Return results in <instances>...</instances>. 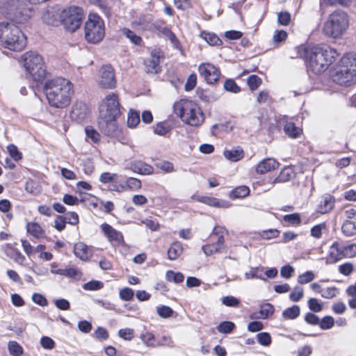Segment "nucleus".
Masks as SVG:
<instances>
[{
    "mask_svg": "<svg viewBox=\"0 0 356 356\" xmlns=\"http://www.w3.org/2000/svg\"><path fill=\"white\" fill-rule=\"evenodd\" d=\"M259 271L263 272L264 268L263 267H257V268H251L250 271L245 273V279H260L261 280L266 281V279L263 277L262 274L259 273Z\"/></svg>",
    "mask_w": 356,
    "mask_h": 356,
    "instance_id": "obj_37",
    "label": "nucleus"
},
{
    "mask_svg": "<svg viewBox=\"0 0 356 356\" xmlns=\"http://www.w3.org/2000/svg\"><path fill=\"white\" fill-rule=\"evenodd\" d=\"M280 124L284 126V133L291 138H297L300 137L302 133V129L295 125L291 119L287 116H284L280 120Z\"/></svg>",
    "mask_w": 356,
    "mask_h": 356,
    "instance_id": "obj_16",
    "label": "nucleus"
},
{
    "mask_svg": "<svg viewBox=\"0 0 356 356\" xmlns=\"http://www.w3.org/2000/svg\"><path fill=\"white\" fill-rule=\"evenodd\" d=\"M226 159L232 161H238L243 157V152L241 149H231L224 152Z\"/></svg>",
    "mask_w": 356,
    "mask_h": 356,
    "instance_id": "obj_31",
    "label": "nucleus"
},
{
    "mask_svg": "<svg viewBox=\"0 0 356 356\" xmlns=\"http://www.w3.org/2000/svg\"><path fill=\"white\" fill-rule=\"evenodd\" d=\"M182 245L179 242H175L171 244L168 250V258L170 260L177 259L182 253Z\"/></svg>",
    "mask_w": 356,
    "mask_h": 356,
    "instance_id": "obj_29",
    "label": "nucleus"
},
{
    "mask_svg": "<svg viewBox=\"0 0 356 356\" xmlns=\"http://www.w3.org/2000/svg\"><path fill=\"white\" fill-rule=\"evenodd\" d=\"M224 88L228 92L238 93L241 91L240 87L233 79H227L224 83Z\"/></svg>",
    "mask_w": 356,
    "mask_h": 356,
    "instance_id": "obj_48",
    "label": "nucleus"
},
{
    "mask_svg": "<svg viewBox=\"0 0 356 356\" xmlns=\"http://www.w3.org/2000/svg\"><path fill=\"white\" fill-rule=\"evenodd\" d=\"M98 127L108 136L116 135L118 129L117 118L120 115V104L118 96L109 93L102 100L99 106Z\"/></svg>",
    "mask_w": 356,
    "mask_h": 356,
    "instance_id": "obj_1",
    "label": "nucleus"
},
{
    "mask_svg": "<svg viewBox=\"0 0 356 356\" xmlns=\"http://www.w3.org/2000/svg\"><path fill=\"white\" fill-rule=\"evenodd\" d=\"M173 310L168 306L163 305L157 307V314L161 318H167L172 315Z\"/></svg>",
    "mask_w": 356,
    "mask_h": 356,
    "instance_id": "obj_59",
    "label": "nucleus"
},
{
    "mask_svg": "<svg viewBox=\"0 0 356 356\" xmlns=\"http://www.w3.org/2000/svg\"><path fill=\"white\" fill-rule=\"evenodd\" d=\"M234 327L235 325L234 323L230 321H224L220 323L217 327V330L220 333L228 334L233 330Z\"/></svg>",
    "mask_w": 356,
    "mask_h": 356,
    "instance_id": "obj_46",
    "label": "nucleus"
},
{
    "mask_svg": "<svg viewBox=\"0 0 356 356\" xmlns=\"http://www.w3.org/2000/svg\"><path fill=\"white\" fill-rule=\"evenodd\" d=\"M344 258L356 257V244L344 245Z\"/></svg>",
    "mask_w": 356,
    "mask_h": 356,
    "instance_id": "obj_61",
    "label": "nucleus"
},
{
    "mask_svg": "<svg viewBox=\"0 0 356 356\" xmlns=\"http://www.w3.org/2000/svg\"><path fill=\"white\" fill-rule=\"evenodd\" d=\"M103 282L97 280L90 281L83 285V289L87 291H97L102 289Z\"/></svg>",
    "mask_w": 356,
    "mask_h": 356,
    "instance_id": "obj_44",
    "label": "nucleus"
},
{
    "mask_svg": "<svg viewBox=\"0 0 356 356\" xmlns=\"http://www.w3.org/2000/svg\"><path fill=\"white\" fill-rule=\"evenodd\" d=\"M212 234L218 236V241L225 243L224 237L228 234V231L224 227L216 226Z\"/></svg>",
    "mask_w": 356,
    "mask_h": 356,
    "instance_id": "obj_60",
    "label": "nucleus"
},
{
    "mask_svg": "<svg viewBox=\"0 0 356 356\" xmlns=\"http://www.w3.org/2000/svg\"><path fill=\"white\" fill-rule=\"evenodd\" d=\"M44 90L51 106L63 108L71 102L73 86L68 79L57 77L48 80L44 84Z\"/></svg>",
    "mask_w": 356,
    "mask_h": 356,
    "instance_id": "obj_2",
    "label": "nucleus"
},
{
    "mask_svg": "<svg viewBox=\"0 0 356 356\" xmlns=\"http://www.w3.org/2000/svg\"><path fill=\"white\" fill-rule=\"evenodd\" d=\"M304 296V290L300 286H296L289 295V298L292 302H298Z\"/></svg>",
    "mask_w": 356,
    "mask_h": 356,
    "instance_id": "obj_49",
    "label": "nucleus"
},
{
    "mask_svg": "<svg viewBox=\"0 0 356 356\" xmlns=\"http://www.w3.org/2000/svg\"><path fill=\"white\" fill-rule=\"evenodd\" d=\"M308 307L309 309L313 312H320L323 309L322 303L315 298H311L308 300Z\"/></svg>",
    "mask_w": 356,
    "mask_h": 356,
    "instance_id": "obj_43",
    "label": "nucleus"
},
{
    "mask_svg": "<svg viewBox=\"0 0 356 356\" xmlns=\"http://www.w3.org/2000/svg\"><path fill=\"white\" fill-rule=\"evenodd\" d=\"M166 280L169 282L179 284L184 282V275L180 272L175 273L172 270H168L166 272Z\"/></svg>",
    "mask_w": 356,
    "mask_h": 356,
    "instance_id": "obj_39",
    "label": "nucleus"
},
{
    "mask_svg": "<svg viewBox=\"0 0 356 356\" xmlns=\"http://www.w3.org/2000/svg\"><path fill=\"white\" fill-rule=\"evenodd\" d=\"M325 223H321L314 226L311 229V235L316 238H320L322 236V230L325 229Z\"/></svg>",
    "mask_w": 356,
    "mask_h": 356,
    "instance_id": "obj_62",
    "label": "nucleus"
},
{
    "mask_svg": "<svg viewBox=\"0 0 356 356\" xmlns=\"http://www.w3.org/2000/svg\"><path fill=\"white\" fill-rule=\"evenodd\" d=\"M261 83V79L257 75L252 74L248 79V85L251 90H256Z\"/></svg>",
    "mask_w": 356,
    "mask_h": 356,
    "instance_id": "obj_52",
    "label": "nucleus"
},
{
    "mask_svg": "<svg viewBox=\"0 0 356 356\" xmlns=\"http://www.w3.org/2000/svg\"><path fill=\"white\" fill-rule=\"evenodd\" d=\"M140 122L139 112L130 110L127 116V125L129 127L134 128Z\"/></svg>",
    "mask_w": 356,
    "mask_h": 356,
    "instance_id": "obj_38",
    "label": "nucleus"
},
{
    "mask_svg": "<svg viewBox=\"0 0 356 356\" xmlns=\"http://www.w3.org/2000/svg\"><path fill=\"white\" fill-rule=\"evenodd\" d=\"M127 186L132 191H138L141 188L140 180L134 177H129L126 180Z\"/></svg>",
    "mask_w": 356,
    "mask_h": 356,
    "instance_id": "obj_50",
    "label": "nucleus"
},
{
    "mask_svg": "<svg viewBox=\"0 0 356 356\" xmlns=\"http://www.w3.org/2000/svg\"><path fill=\"white\" fill-rule=\"evenodd\" d=\"M338 290L336 287H327L325 289H323L321 293V296L324 298L330 299L335 297L337 294Z\"/></svg>",
    "mask_w": 356,
    "mask_h": 356,
    "instance_id": "obj_63",
    "label": "nucleus"
},
{
    "mask_svg": "<svg viewBox=\"0 0 356 356\" xmlns=\"http://www.w3.org/2000/svg\"><path fill=\"white\" fill-rule=\"evenodd\" d=\"M192 199H195L198 202L204 203L205 204H207L211 207H222V208H227L229 207V204L223 200H220L215 197H207V196H200L195 198V195H193L191 197Z\"/></svg>",
    "mask_w": 356,
    "mask_h": 356,
    "instance_id": "obj_21",
    "label": "nucleus"
},
{
    "mask_svg": "<svg viewBox=\"0 0 356 356\" xmlns=\"http://www.w3.org/2000/svg\"><path fill=\"white\" fill-rule=\"evenodd\" d=\"M278 23L283 26H287L291 22V15L288 12H280L277 15Z\"/></svg>",
    "mask_w": 356,
    "mask_h": 356,
    "instance_id": "obj_64",
    "label": "nucleus"
},
{
    "mask_svg": "<svg viewBox=\"0 0 356 356\" xmlns=\"http://www.w3.org/2000/svg\"><path fill=\"white\" fill-rule=\"evenodd\" d=\"M258 343L264 346H269L272 342V339L268 332H260L257 334Z\"/></svg>",
    "mask_w": 356,
    "mask_h": 356,
    "instance_id": "obj_42",
    "label": "nucleus"
},
{
    "mask_svg": "<svg viewBox=\"0 0 356 356\" xmlns=\"http://www.w3.org/2000/svg\"><path fill=\"white\" fill-rule=\"evenodd\" d=\"M118 178V174L108 172H103L99 177V181L102 184H107L113 181Z\"/></svg>",
    "mask_w": 356,
    "mask_h": 356,
    "instance_id": "obj_56",
    "label": "nucleus"
},
{
    "mask_svg": "<svg viewBox=\"0 0 356 356\" xmlns=\"http://www.w3.org/2000/svg\"><path fill=\"white\" fill-rule=\"evenodd\" d=\"M348 25L347 14L342 10H336L330 15L325 22L323 32L328 37L337 38L343 34Z\"/></svg>",
    "mask_w": 356,
    "mask_h": 356,
    "instance_id": "obj_8",
    "label": "nucleus"
},
{
    "mask_svg": "<svg viewBox=\"0 0 356 356\" xmlns=\"http://www.w3.org/2000/svg\"><path fill=\"white\" fill-rule=\"evenodd\" d=\"M335 198L330 194H325L321 197L316 211L321 214H326L330 212L334 207Z\"/></svg>",
    "mask_w": 356,
    "mask_h": 356,
    "instance_id": "obj_18",
    "label": "nucleus"
},
{
    "mask_svg": "<svg viewBox=\"0 0 356 356\" xmlns=\"http://www.w3.org/2000/svg\"><path fill=\"white\" fill-rule=\"evenodd\" d=\"M119 295L122 300L129 301L133 299L134 292L131 289L125 287L120 290Z\"/></svg>",
    "mask_w": 356,
    "mask_h": 356,
    "instance_id": "obj_57",
    "label": "nucleus"
},
{
    "mask_svg": "<svg viewBox=\"0 0 356 356\" xmlns=\"http://www.w3.org/2000/svg\"><path fill=\"white\" fill-rule=\"evenodd\" d=\"M88 114V106L82 102H76L72 106L70 118L78 122L84 120Z\"/></svg>",
    "mask_w": 356,
    "mask_h": 356,
    "instance_id": "obj_17",
    "label": "nucleus"
},
{
    "mask_svg": "<svg viewBox=\"0 0 356 356\" xmlns=\"http://www.w3.org/2000/svg\"><path fill=\"white\" fill-rule=\"evenodd\" d=\"M202 249L207 256H210L215 253L221 252L225 249V243L217 240L216 243L203 245Z\"/></svg>",
    "mask_w": 356,
    "mask_h": 356,
    "instance_id": "obj_28",
    "label": "nucleus"
},
{
    "mask_svg": "<svg viewBox=\"0 0 356 356\" xmlns=\"http://www.w3.org/2000/svg\"><path fill=\"white\" fill-rule=\"evenodd\" d=\"M61 275L69 278L79 280L81 279L82 274L78 268L74 267H69L62 268Z\"/></svg>",
    "mask_w": 356,
    "mask_h": 356,
    "instance_id": "obj_34",
    "label": "nucleus"
},
{
    "mask_svg": "<svg viewBox=\"0 0 356 356\" xmlns=\"http://www.w3.org/2000/svg\"><path fill=\"white\" fill-rule=\"evenodd\" d=\"M249 193L250 189L248 186H241L232 191L230 197L232 198H242L246 197Z\"/></svg>",
    "mask_w": 356,
    "mask_h": 356,
    "instance_id": "obj_36",
    "label": "nucleus"
},
{
    "mask_svg": "<svg viewBox=\"0 0 356 356\" xmlns=\"http://www.w3.org/2000/svg\"><path fill=\"white\" fill-rule=\"evenodd\" d=\"M114 71L111 65L102 67L100 73L99 85L104 88H113L115 87Z\"/></svg>",
    "mask_w": 356,
    "mask_h": 356,
    "instance_id": "obj_14",
    "label": "nucleus"
},
{
    "mask_svg": "<svg viewBox=\"0 0 356 356\" xmlns=\"http://www.w3.org/2000/svg\"><path fill=\"white\" fill-rule=\"evenodd\" d=\"M83 16L81 8L70 6L64 9L61 13L60 22L67 31L74 32L81 26Z\"/></svg>",
    "mask_w": 356,
    "mask_h": 356,
    "instance_id": "obj_11",
    "label": "nucleus"
},
{
    "mask_svg": "<svg viewBox=\"0 0 356 356\" xmlns=\"http://www.w3.org/2000/svg\"><path fill=\"white\" fill-rule=\"evenodd\" d=\"M74 253L76 257L82 261L88 260L91 255L88 247L82 242H79L74 245Z\"/></svg>",
    "mask_w": 356,
    "mask_h": 356,
    "instance_id": "obj_24",
    "label": "nucleus"
},
{
    "mask_svg": "<svg viewBox=\"0 0 356 356\" xmlns=\"http://www.w3.org/2000/svg\"><path fill=\"white\" fill-rule=\"evenodd\" d=\"M86 138L91 140L93 143H97L100 139L99 133L92 127H86Z\"/></svg>",
    "mask_w": 356,
    "mask_h": 356,
    "instance_id": "obj_55",
    "label": "nucleus"
},
{
    "mask_svg": "<svg viewBox=\"0 0 356 356\" xmlns=\"http://www.w3.org/2000/svg\"><path fill=\"white\" fill-rule=\"evenodd\" d=\"M26 38L19 28L9 22H0V46L19 51L26 46Z\"/></svg>",
    "mask_w": 356,
    "mask_h": 356,
    "instance_id": "obj_6",
    "label": "nucleus"
},
{
    "mask_svg": "<svg viewBox=\"0 0 356 356\" xmlns=\"http://www.w3.org/2000/svg\"><path fill=\"white\" fill-rule=\"evenodd\" d=\"M279 231L275 229H270L268 230H264L259 233V235L261 238L269 240L272 238H277L279 236Z\"/></svg>",
    "mask_w": 356,
    "mask_h": 356,
    "instance_id": "obj_54",
    "label": "nucleus"
},
{
    "mask_svg": "<svg viewBox=\"0 0 356 356\" xmlns=\"http://www.w3.org/2000/svg\"><path fill=\"white\" fill-rule=\"evenodd\" d=\"M314 278H315L314 273L311 270H308L302 274H300L298 277L297 281H298V284H306L309 283L312 281H313L314 280Z\"/></svg>",
    "mask_w": 356,
    "mask_h": 356,
    "instance_id": "obj_41",
    "label": "nucleus"
},
{
    "mask_svg": "<svg viewBox=\"0 0 356 356\" xmlns=\"http://www.w3.org/2000/svg\"><path fill=\"white\" fill-rule=\"evenodd\" d=\"M293 175L292 170L289 167L284 168L280 175L275 179V183H281L289 181Z\"/></svg>",
    "mask_w": 356,
    "mask_h": 356,
    "instance_id": "obj_35",
    "label": "nucleus"
},
{
    "mask_svg": "<svg viewBox=\"0 0 356 356\" xmlns=\"http://www.w3.org/2000/svg\"><path fill=\"white\" fill-rule=\"evenodd\" d=\"M163 56L159 49H154L150 53V57L145 59L144 65L147 73L156 74L161 70L160 58Z\"/></svg>",
    "mask_w": 356,
    "mask_h": 356,
    "instance_id": "obj_13",
    "label": "nucleus"
},
{
    "mask_svg": "<svg viewBox=\"0 0 356 356\" xmlns=\"http://www.w3.org/2000/svg\"><path fill=\"white\" fill-rule=\"evenodd\" d=\"M175 113L186 124L198 127L204 121V114L198 105L188 99H182L174 104Z\"/></svg>",
    "mask_w": 356,
    "mask_h": 356,
    "instance_id": "obj_7",
    "label": "nucleus"
},
{
    "mask_svg": "<svg viewBox=\"0 0 356 356\" xmlns=\"http://www.w3.org/2000/svg\"><path fill=\"white\" fill-rule=\"evenodd\" d=\"M58 13L56 10L54 8H50L42 13V19L48 25L56 26L58 22Z\"/></svg>",
    "mask_w": 356,
    "mask_h": 356,
    "instance_id": "obj_26",
    "label": "nucleus"
},
{
    "mask_svg": "<svg viewBox=\"0 0 356 356\" xmlns=\"http://www.w3.org/2000/svg\"><path fill=\"white\" fill-rule=\"evenodd\" d=\"M5 253L8 257L13 259L19 265H24V263L26 261L25 257L21 253V252L10 244L6 245Z\"/></svg>",
    "mask_w": 356,
    "mask_h": 356,
    "instance_id": "obj_22",
    "label": "nucleus"
},
{
    "mask_svg": "<svg viewBox=\"0 0 356 356\" xmlns=\"http://www.w3.org/2000/svg\"><path fill=\"white\" fill-rule=\"evenodd\" d=\"M123 34L128 38L130 42L133 44L139 45L142 42V38L138 35H136L134 31H131L129 29H124L122 30Z\"/></svg>",
    "mask_w": 356,
    "mask_h": 356,
    "instance_id": "obj_40",
    "label": "nucleus"
},
{
    "mask_svg": "<svg viewBox=\"0 0 356 356\" xmlns=\"http://www.w3.org/2000/svg\"><path fill=\"white\" fill-rule=\"evenodd\" d=\"M131 170L140 175H151L154 172L153 168L143 161H138L131 163Z\"/></svg>",
    "mask_w": 356,
    "mask_h": 356,
    "instance_id": "obj_23",
    "label": "nucleus"
},
{
    "mask_svg": "<svg viewBox=\"0 0 356 356\" xmlns=\"http://www.w3.org/2000/svg\"><path fill=\"white\" fill-rule=\"evenodd\" d=\"M8 346L10 353L14 356H20L23 353L22 346L16 341H10Z\"/></svg>",
    "mask_w": 356,
    "mask_h": 356,
    "instance_id": "obj_45",
    "label": "nucleus"
},
{
    "mask_svg": "<svg viewBox=\"0 0 356 356\" xmlns=\"http://www.w3.org/2000/svg\"><path fill=\"white\" fill-rule=\"evenodd\" d=\"M279 162L273 158H266L261 161L256 166V172L263 175L274 170L279 167Z\"/></svg>",
    "mask_w": 356,
    "mask_h": 356,
    "instance_id": "obj_19",
    "label": "nucleus"
},
{
    "mask_svg": "<svg viewBox=\"0 0 356 356\" xmlns=\"http://www.w3.org/2000/svg\"><path fill=\"white\" fill-rule=\"evenodd\" d=\"M102 230L110 242L115 241L120 243L123 241V236L122 233L115 229L112 226L107 223H103L101 225Z\"/></svg>",
    "mask_w": 356,
    "mask_h": 356,
    "instance_id": "obj_20",
    "label": "nucleus"
},
{
    "mask_svg": "<svg viewBox=\"0 0 356 356\" xmlns=\"http://www.w3.org/2000/svg\"><path fill=\"white\" fill-rule=\"evenodd\" d=\"M104 21L96 14H90L85 24V37L88 42L97 43L104 37Z\"/></svg>",
    "mask_w": 356,
    "mask_h": 356,
    "instance_id": "obj_10",
    "label": "nucleus"
},
{
    "mask_svg": "<svg viewBox=\"0 0 356 356\" xmlns=\"http://www.w3.org/2000/svg\"><path fill=\"white\" fill-rule=\"evenodd\" d=\"M32 8L29 0H0V15L17 23H24L31 18Z\"/></svg>",
    "mask_w": 356,
    "mask_h": 356,
    "instance_id": "obj_5",
    "label": "nucleus"
},
{
    "mask_svg": "<svg viewBox=\"0 0 356 356\" xmlns=\"http://www.w3.org/2000/svg\"><path fill=\"white\" fill-rule=\"evenodd\" d=\"M200 37L211 46H219L222 44V41L218 36L213 33L202 31L200 33Z\"/></svg>",
    "mask_w": 356,
    "mask_h": 356,
    "instance_id": "obj_30",
    "label": "nucleus"
},
{
    "mask_svg": "<svg viewBox=\"0 0 356 356\" xmlns=\"http://www.w3.org/2000/svg\"><path fill=\"white\" fill-rule=\"evenodd\" d=\"M334 324V318L330 316H325L320 320L318 325L322 330H329L333 327Z\"/></svg>",
    "mask_w": 356,
    "mask_h": 356,
    "instance_id": "obj_51",
    "label": "nucleus"
},
{
    "mask_svg": "<svg viewBox=\"0 0 356 356\" xmlns=\"http://www.w3.org/2000/svg\"><path fill=\"white\" fill-rule=\"evenodd\" d=\"M341 231L346 236H355L356 234V225L350 220H346L341 226Z\"/></svg>",
    "mask_w": 356,
    "mask_h": 356,
    "instance_id": "obj_33",
    "label": "nucleus"
},
{
    "mask_svg": "<svg viewBox=\"0 0 356 356\" xmlns=\"http://www.w3.org/2000/svg\"><path fill=\"white\" fill-rule=\"evenodd\" d=\"M354 270L353 264L350 262L344 263L339 266V271L341 274L348 276Z\"/></svg>",
    "mask_w": 356,
    "mask_h": 356,
    "instance_id": "obj_58",
    "label": "nucleus"
},
{
    "mask_svg": "<svg viewBox=\"0 0 356 356\" xmlns=\"http://www.w3.org/2000/svg\"><path fill=\"white\" fill-rule=\"evenodd\" d=\"M283 220L293 225H300L301 224L300 216L298 213L285 215Z\"/></svg>",
    "mask_w": 356,
    "mask_h": 356,
    "instance_id": "obj_47",
    "label": "nucleus"
},
{
    "mask_svg": "<svg viewBox=\"0 0 356 356\" xmlns=\"http://www.w3.org/2000/svg\"><path fill=\"white\" fill-rule=\"evenodd\" d=\"M23 65L27 73L35 81H40L46 75L43 58L34 51H29L22 56Z\"/></svg>",
    "mask_w": 356,
    "mask_h": 356,
    "instance_id": "obj_9",
    "label": "nucleus"
},
{
    "mask_svg": "<svg viewBox=\"0 0 356 356\" xmlns=\"http://www.w3.org/2000/svg\"><path fill=\"white\" fill-rule=\"evenodd\" d=\"M344 245L337 241L334 242L330 247L329 254L326 257V264H335L344 258Z\"/></svg>",
    "mask_w": 356,
    "mask_h": 356,
    "instance_id": "obj_15",
    "label": "nucleus"
},
{
    "mask_svg": "<svg viewBox=\"0 0 356 356\" xmlns=\"http://www.w3.org/2000/svg\"><path fill=\"white\" fill-rule=\"evenodd\" d=\"M222 302L223 305L227 306V307H238L240 304V301L236 298L232 296H225L222 298Z\"/></svg>",
    "mask_w": 356,
    "mask_h": 356,
    "instance_id": "obj_53",
    "label": "nucleus"
},
{
    "mask_svg": "<svg viewBox=\"0 0 356 356\" xmlns=\"http://www.w3.org/2000/svg\"><path fill=\"white\" fill-rule=\"evenodd\" d=\"M198 72L209 84L216 83L219 78L220 71L211 63H204L199 65Z\"/></svg>",
    "mask_w": 356,
    "mask_h": 356,
    "instance_id": "obj_12",
    "label": "nucleus"
},
{
    "mask_svg": "<svg viewBox=\"0 0 356 356\" xmlns=\"http://www.w3.org/2000/svg\"><path fill=\"white\" fill-rule=\"evenodd\" d=\"M339 53L330 47H313L306 48L304 57L308 70L315 74L325 72L335 60Z\"/></svg>",
    "mask_w": 356,
    "mask_h": 356,
    "instance_id": "obj_3",
    "label": "nucleus"
},
{
    "mask_svg": "<svg viewBox=\"0 0 356 356\" xmlns=\"http://www.w3.org/2000/svg\"><path fill=\"white\" fill-rule=\"evenodd\" d=\"M26 230L29 234L37 239L45 237V232L37 222H30L26 224Z\"/></svg>",
    "mask_w": 356,
    "mask_h": 356,
    "instance_id": "obj_27",
    "label": "nucleus"
},
{
    "mask_svg": "<svg viewBox=\"0 0 356 356\" xmlns=\"http://www.w3.org/2000/svg\"><path fill=\"white\" fill-rule=\"evenodd\" d=\"M300 314V309L298 305H293L286 308L282 312V317L284 319L293 320L296 318Z\"/></svg>",
    "mask_w": 356,
    "mask_h": 356,
    "instance_id": "obj_32",
    "label": "nucleus"
},
{
    "mask_svg": "<svg viewBox=\"0 0 356 356\" xmlns=\"http://www.w3.org/2000/svg\"><path fill=\"white\" fill-rule=\"evenodd\" d=\"M332 77L341 86L356 83V52L350 51L342 56L334 67Z\"/></svg>",
    "mask_w": 356,
    "mask_h": 356,
    "instance_id": "obj_4",
    "label": "nucleus"
},
{
    "mask_svg": "<svg viewBox=\"0 0 356 356\" xmlns=\"http://www.w3.org/2000/svg\"><path fill=\"white\" fill-rule=\"evenodd\" d=\"M274 312V307L271 304L267 303L261 306L258 312L251 314L252 319H266Z\"/></svg>",
    "mask_w": 356,
    "mask_h": 356,
    "instance_id": "obj_25",
    "label": "nucleus"
}]
</instances>
